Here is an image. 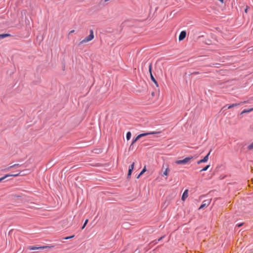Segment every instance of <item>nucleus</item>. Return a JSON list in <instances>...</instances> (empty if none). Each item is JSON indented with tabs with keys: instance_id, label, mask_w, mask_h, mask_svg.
Returning <instances> with one entry per match:
<instances>
[{
	"instance_id": "obj_23",
	"label": "nucleus",
	"mask_w": 253,
	"mask_h": 253,
	"mask_svg": "<svg viewBox=\"0 0 253 253\" xmlns=\"http://www.w3.org/2000/svg\"><path fill=\"white\" fill-rule=\"evenodd\" d=\"M88 219L85 220L83 226L82 227V229H83L85 227V226H86V225L87 224V223L88 222Z\"/></svg>"
},
{
	"instance_id": "obj_33",
	"label": "nucleus",
	"mask_w": 253,
	"mask_h": 253,
	"mask_svg": "<svg viewBox=\"0 0 253 253\" xmlns=\"http://www.w3.org/2000/svg\"><path fill=\"white\" fill-rule=\"evenodd\" d=\"M243 223H240V224H238V225H237V226H238V227H240V226H241L243 225Z\"/></svg>"
},
{
	"instance_id": "obj_17",
	"label": "nucleus",
	"mask_w": 253,
	"mask_h": 253,
	"mask_svg": "<svg viewBox=\"0 0 253 253\" xmlns=\"http://www.w3.org/2000/svg\"><path fill=\"white\" fill-rule=\"evenodd\" d=\"M253 111V108H251V109H248V110H244L242 112L241 114H244V113H249V112H251V111Z\"/></svg>"
},
{
	"instance_id": "obj_16",
	"label": "nucleus",
	"mask_w": 253,
	"mask_h": 253,
	"mask_svg": "<svg viewBox=\"0 0 253 253\" xmlns=\"http://www.w3.org/2000/svg\"><path fill=\"white\" fill-rule=\"evenodd\" d=\"M139 139V137H138V136H136L134 139H133L132 140V143H131V145H130V146L129 149H130V148H131V146H132V145L134 143H135V142H136V141H137V140H138Z\"/></svg>"
},
{
	"instance_id": "obj_7",
	"label": "nucleus",
	"mask_w": 253,
	"mask_h": 253,
	"mask_svg": "<svg viewBox=\"0 0 253 253\" xmlns=\"http://www.w3.org/2000/svg\"><path fill=\"white\" fill-rule=\"evenodd\" d=\"M158 133H159V132H148V133H141V134H139L137 136H138V137H139L140 138L143 136H146L147 135L154 134H157Z\"/></svg>"
},
{
	"instance_id": "obj_14",
	"label": "nucleus",
	"mask_w": 253,
	"mask_h": 253,
	"mask_svg": "<svg viewBox=\"0 0 253 253\" xmlns=\"http://www.w3.org/2000/svg\"><path fill=\"white\" fill-rule=\"evenodd\" d=\"M146 171V167H145L143 169L141 170V171L140 172V173L139 174V175L137 176V178H139L140 177V176L143 174L145 171Z\"/></svg>"
},
{
	"instance_id": "obj_27",
	"label": "nucleus",
	"mask_w": 253,
	"mask_h": 253,
	"mask_svg": "<svg viewBox=\"0 0 253 253\" xmlns=\"http://www.w3.org/2000/svg\"><path fill=\"white\" fill-rule=\"evenodd\" d=\"M158 243V241L157 240L153 241L151 243L154 244V245L157 244Z\"/></svg>"
},
{
	"instance_id": "obj_31",
	"label": "nucleus",
	"mask_w": 253,
	"mask_h": 253,
	"mask_svg": "<svg viewBox=\"0 0 253 253\" xmlns=\"http://www.w3.org/2000/svg\"><path fill=\"white\" fill-rule=\"evenodd\" d=\"M245 12L246 13L248 12V6H247L246 8L245 9Z\"/></svg>"
},
{
	"instance_id": "obj_24",
	"label": "nucleus",
	"mask_w": 253,
	"mask_h": 253,
	"mask_svg": "<svg viewBox=\"0 0 253 253\" xmlns=\"http://www.w3.org/2000/svg\"><path fill=\"white\" fill-rule=\"evenodd\" d=\"M134 167V163L133 162L129 167V169H131V170H133Z\"/></svg>"
},
{
	"instance_id": "obj_4",
	"label": "nucleus",
	"mask_w": 253,
	"mask_h": 253,
	"mask_svg": "<svg viewBox=\"0 0 253 253\" xmlns=\"http://www.w3.org/2000/svg\"><path fill=\"white\" fill-rule=\"evenodd\" d=\"M211 203V200H206L203 202L202 204L201 205V206L199 208V209H202L208 206Z\"/></svg>"
},
{
	"instance_id": "obj_1",
	"label": "nucleus",
	"mask_w": 253,
	"mask_h": 253,
	"mask_svg": "<svg viewBox=\"0 0 253 253\" xmlns=\"http://www.w3.org/2000/svg\"><path fill=\"white\" fill-rule=\"evenodd\" d=\"M89 35L80 42V44H82L92 41L94 38V33L92 30L89 31Z\"/></svg>"
},
{
	"instance_id": "obj_2",
	"label": "nucleus",
	"mask_w": 253,
	"mask_h": 253,
	"mask_svg": "<svg viewBox=\"0 0 253 253\" xmlns=\"http://www.w3.org/2000/svg\"><path fill=\"white\" fill-rule=\"evenodd\" d=\"M193 158V157L192 156H190L188 157H186L183 160H176L175 162V163L177 165H181V164L185 165V164H186L188 163H189L190 162V161Z\"/></svg>"
},
{
	"instance_id": "obj_25",
	"label": "nucleus",
	"mask_w": 253,
	"mask_h": 253,
	"mask_svg": "<svg viewBox=\"0 0 253 253\" xmlns=\"http://www.w3.org/2000/svg\"><path fill=\"white\" fill-rule=\"evenodd\" d=\"M134 167V163L133 162L129 167V169H131V170H133Z\"/></svg>"
},
{
	"instance_id": "obj_32",
	"label": "nucleus",
	"mask_w": 253,
	"mask_h": 253,
	"mask_svg": "<svg viewBox=\"0 0 253 253\" xmlns=\"http://www.w3.org/2000/svg\"><path fill=\"white\" fill-rule=\"evenodd\" d=\"M199 73L198 72H194L193 73V74L197 75Z\"/></svg>"
},
{
	"instance_id": "obj_18",
	"label": "nucleus",
	"mask_w": 253,
	"mask_h": 253,
	"mask_svg": "<svg viewBox=\"0 0 253 253\" xmlns=\"http://www.w3.org/2000/svg\"><path fill=\"white\" fill-rule=\"evenodd\" d=\"M152 63H151L149 64V71L150 74V76H151V74H152Z\"/></svg>"
},
{
	"instance_id": "obj_10",
	"label": "nucleus",
	"mask_w": 253,
	"mask_h": 253,
	"mask_svg": "<svg viewBox=\"0 0 253 253\" xmlns=\"http://www.w3.org/2000/svg\"><path fill=\"white\" fill-rule=\"evenodd\" d=\"M21 165L19 164H15L14 165H13L12 166H10L9 167H8L6 169V170H8L13 168H15V167H20Z\"/></svg>"
},
{
	"instance_id": "obj_20",
	"label": "nucleus",
	"mask_w": 253,
	"mask_h": 253,
	"mask_svg": "<svg viewBox=\"0 0 253 253\" xmlns=\"http://www.w3.org/2000/svg\"><path fill=\"white\" fill-rule=\"evenodd\" d=\"M210 167V165H207V166L204 167L203 169H202L201 170V171L207 170Z\"/></svg>"
},
{
	"instance_id": "obj_22",
	"label": "nucleus",
	"mask_w": 253,
	"mask_h": 253,
	"mask_svg": "<svg viewBox=\"0 0 253 253\" xmlns=\"http://www.w3.org/2000/svg\"><path fill=\"white\" fill-rule=\"evenodd\" d=\"M133 170H131V169H128V174H127V177L129 178L131 174V173H132V171Z\"/></svg>"
},
{
	"instance_id": "obj_11",
	"label": "nucleus",
	"mask_w": 253,
	"mask_h": 253,
	"mask_svg": "<svg viewBox=\"0 0 253 253\" xmlns=\"http://www.w3.org/2000/svg\"><path fill=\"white\" fill-rule=\"evenodd\" d=\"M150 77H151V79L152 81V82L155 84V85H156L157 87H158L159 86L158 84L157 81L154 78V77L152 74H151V76H150Z\"/></svg>"
},
{
	"instance_id": "obj_5",
	"label": "nucleus",
	"mask_w": 253,
	"mask_h": 253,
	"mask_svg": "<svg viewBox=\"0 0 253 253\" xmlns=\"http://www.w3.org/2000/svg\"><path fill=\"white\" fill-rule=\"evenodd\" d=\"M20 172H18V174H6L4 176L0 178V182H1L2 180L4 179L5 178L9 177V176H13V177L18 176L20 174Z\"/></svg>"
},
{
	"instance_id": "obj_19",
	"label": "nucleus",
	"mask_w": 253,
	"mask_h": 253,
	"mask_svg": "<svg viewBox=\"0 0 253 253\" xmlns=\"http://www.w3.org/2000/svg\"><path fill=\"white\" fill-rule=\"evenodd\" d=\"M130 137H131V133H130V132H127V133H126V136L127 140H129L130 138Z\"/></svg>"
},
{
	"instance_id": "obj_30",
	"label": "nucleus",
	"mask_w": 253,
	"mask_h": 253,
	"mask_svg": "<svg viewBox=\"0 0 253 253\" xmlns=\"http://www.w3.org/2000/svg\"><path fill=\"white\" fill-rule=\"evenodd\" d=\"M75 32V30H71L70 32H69V34H71L72 33H74Z\"/></svg>"
},
{
	"instance_id": "obj_9",
	"label": "nucleus",
	"mask_w": 253,
	"mask_h": 253,
	"mask_svg": "<svg viewBox=\"0 0 253 253\" xmlns=\"http://www.w3.org/2000/svg\"><path fill=\"white\" fill-rule=\"evenodd\" d=\"M188 190H185L183 192L181 198V200L182 201H184L185 199L188 197Z\"/></svg>"
},
{
	"instance_id": "obj_28",
	"label": "nucleus",
	"mask_w": 253,
	"mask_h": 253,
	"mask_svg": "<svg viewBox=\"0 0 253 253\" xmlns=\"http://www.w3.org/2000/svg\"><path fill=\"white\" fill-rule=\"evenodd\" d=\"M202 163H205L203 159L200 160H199V161H198L197 162V164H200Z\"/></svg>"
},
{
	"instance_id": "obj_21",
	"label": "nucleus",
	"mask_w": 253,
	"mask_h": 253,
	"mask_svg": "<svg viewBox=\"0 0 253 253\" xmlns=\"http://www.w3.org/2000/svg\"><path fill=\"white\" fill-rule=\"evenodd\" d=\"M249 150H252L253 149V142L248 146Z\"/></svg>"
},
{
	"instance_id": "obj_8",
	"label": "nucleus",
	"mask_w": 253,
	"mask_h": 253,
	"mask_svg": "<svg viewBox=\"0 0 253 253\" xmlns=\"http://www.w3.org/2000/svg\"><path fill=\"white\" fill-rule=\"evenodd\" d=\"M246 102H247L246 101H244V102H241L239 103L232 104L228 106V109H230V108H231L232 107H236V106H239V105H242V104H243L244 103H245Z\"/></svg>"
},
{
	"instance_id": "obj_3",
	"label": "nucleus",
	"mask_w": 253,
	"mask_h": 253,
	"mask_svg": "<svg viewBox=\"0 0 253 253\" xmlns=\"http://www.w3.org/2000/svg\"><path fill=\"white\" fill-rule=\"evenodd\" d=\"M53 247V246H42V247H29L28 248V249L30 250H38V249H47V248H52Z\"/></svg>"
},
{
	"instance_id": "obj_12",
	"label": "nucleus",
	"mask_w": 253,
	"mask_h": 253,
	"mask_svg": "<svg viewBox=\"0 0 253 253\" xmlns=\"http://www.w3.org/2000/svg\"><path fill=\"white\" fill-rule=\"evenodd\" d=\"M10 35L8 34H0V40L4 39L6 37H10Z\"/></svg>"
},
{
	"instance_id": "obj_6",
	"label": "nucleus",
	"mask_w": 253,
	"mask_h": 253,
	"mask_svg": "<svg viewBox=\"0 0 253 253\" xmlns=\"http://www.w3.org/2000/svg\"><path fill=\"white\" fill-rule=\"evenodd\" d=\"M186 36V32L184 31L181 32L179 36L178 39L179 41H182L185 38Z\"/></svg>"
},
{
	"instance_id": "obj_15",
	"label": "nucleus",
	"mask_w": 253,
	"mask_h": 253,
	"mask_svg": "<svg viewBox=\"0 0 253 253\" xmlns=\"http://www.w3.org/2000/svg\"><path fill=\"white\" fill-rule=\"evenodd\" d=\"M211 151L203 159L204 162H207L209 159V156L210 155Z\"/></svg>"
},
{
	"instance_id": "obj_29",
	"label": "nucleus",
	"mask_w": 253,
	"mask_h": 253,
	"mask_svg": "<svg viewBox=\"0 0 253 253\" xmlns=\"http://www.w3.org/2000/svg\"><path fill=\"white\" fill-rule=\"evenodd\" d=\"M164 236H162V237H160V238H159V239L157 240V241H158V242H159V241H161V240L164 238Z\"/></svg>"
},
{
	"instance_id": "obj_13",
	"label": "nucleus",
	"mask_w": 253,
	"mask_h": 253,
	"mask_svg": "<svg viewBox=\"0 0 253 253\" xmlns=\"http://www.w3.org/2000/svg\"><path fill=\"white\" fill-rule=\"evenodd\" d=\"M169 172V167H167L163 172V175L168 176Z\"/></svg>"
},
{
	"instance_id": "obj_26",
	"label": "nucleus",
	"mask_w": 253,
	"mask_h": 253,
	"mask_svg": "<svg viewBox=\"0 0 253 253\" xmlns=\"http://www.w3.org/2000/svg\"><path fill=\"white\" fill-rule=\"evenodd\" d=\"M74 237V235H73V236H68V237H66L64 238V239L68 240V239H69L73 238Z\"/></svg>"
}]
</instances>
